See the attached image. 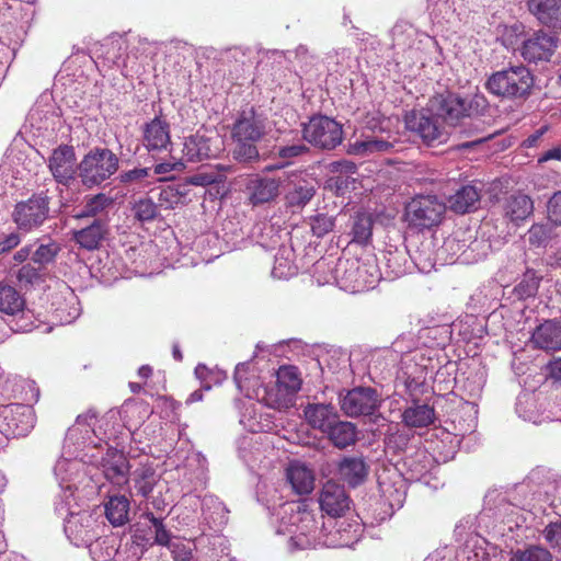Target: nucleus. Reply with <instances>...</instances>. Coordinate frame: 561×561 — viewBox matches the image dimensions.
Wrapping results in <instances>:
<instances>
[{"instance_id":"38","label":"nucleus","mask_w":561,"mask_h":561,"mask_svg":"<svg viewBox=\"0 0 561 561\" xmlns=\"http://www.w3.org/2000/svg\"><path fill=\"white\" fill-rule=\"evenodd\" d=\"M540 279L534 270H527L520 282L514 287V295L520 300L536 296Z\"/></svg>"},{"instance_id":"4","label":"nucleus","mask_w":561,"mask_h":561,"mask_svg":"<svg viewBox=\"0 0 561 561\" xmlns=\"http://www.w3.org/2000/svg\"><path fill=\"white\" fill-rule=\"evenodd\" d=\"M535 79L530 70L524 66H511L493 72L485 82L486 90L502 99H527L534 87Z\"/></svg>"},{"instance_id":"44","label":"nucleus","mask_w":561,"mask_h":561,"mask_svg":"<svg viewBox=\"0 0 561 561\" xmlns=\"http://www.w3.org/2000/svg\"><path fill=\"white\" fill-rule=\"evenodd\" d=\"M412 435L405 432L397 431L386 436L385 448L387 453L392 455L403 454L410 444Z\"/></svg>"},{"instance_id":"16","label":"nucleus","mask_w":561,"mask_h":561,"mask_svg":"<svg viewBox=\"0 0 561 561\" xmlns=\"http://www.w3.org/2000/svg\"><path fill=\"white\" fill-rule=\"evenodd\" d=\"M245 192L253 206L272 203L280 194V180L255 174L247 182Z\"/></svg>"},{"instance_id":"5","label":"nucleus","mask_w":561,"mask_h":561,"mask_svg":"<svg viewBox=\"0 0 561 561\" xmlns=\"http://www.w3.org/2000/svg\"><path fill=\"white\" fill-rule=\"evenodd\" d=\"M118 157L108 148L95 147L79 162V178L83 186H100L117 172Z\"/></svg>"},{"instance_id":"30","label":"nucleus","mask_w":561,"mask_h":561,"mask_svg":"<svg viewBox=\"0 0 561 561\" xmlns=\"http://www.w3.org/2000/svg\"><path fill=\"white\" fill-rule=\"evenodd\" d=\"M319 504L321 511L330 517H341L352 505L348 493H320Z\"/></svg>"},{"instance_id":"15","label":"nucleus","mask_w":561,"mask_h":561,"mask_svg":"<svg viewBox=\"0 0 561 561\" xmlns=\"http://www.w3.org/2000/svg\"><path fill=\"white\" fill-rule=\"evenodd\" d=\"M439 117L425 114L423 111H412L405 115V126L416 133L427 145L442 142L445 138L444 128L438 123Z\"/></svg>"},{"instance_id":"2","label":"nucleus","mask_w":561,"mask_h":561,"mask_svg":"<svg viewBox=\"0 0 561 561\" xmlns=\"http://www.w3.org/2000/svg\"><path fill=\"white\" fill-rule=\"evenodd\" d=\"M488 106L489 102L481 93L462 96L458 93L446 92L430 100V107L435 116L442 118L449 126L458 127L459 134L473 137L471 140L456 145V149L459 151L474 149L491 138V136H479L482 123L477 119L484 115Z\"/></svg>"},{"instance_id":"19","label":"nucleus","mask_w":561,"mask_h":561,"mask_svg":"<svg viewBox=\"0 0 561 561\" xmlns=\"http://www.w3.org/2000/svg\"><path fill=\"white\" fill-rule=\"evenodd\" d=\"M171 145L170 125L165 121L154 117L146 124L144 146L148 151L160 152L162 150H170Z\"/></svg>"},{"instance_id":"51","label":"nucleus","mask_w":561,"mask_h":561,"mask_svg":"<svg viewBox=\"0 0 561 561\" xmlns=\"http://www.w3.org/2000/svg\"><path fill=\"white\" fill-rule=\"evenodd\" d=\"M334 228V217L328 214H318L311 218V230L314 236L323 237Z\"/></svg>"},{"instance_id":"9","label":"nucleus","mask_w":561,"mask_h":561,"mask_svg":"<svg viewBox=\"0 0 561 561\" xmlns=\"http://www.w3.org/2000/svg\"><path fill=\"white\" fill-rule=\"evenodd\" d=\"M558 47V38L543 30L534 31L518 47L522 58L529 64L549 61Z\"/></svg>"},{"instance_id":"42","label":"nucleus","mask_w":561,"mask_h":561,"mask_svg":"<svg viewBox=\"0 0 561 561\" xmlns=\"http://www.w3.org/2000/svg\"><path fill=\"white\" fill-rule=\"evenodd\" d=\"M275 150L276 157L283 160L285 165L291 164L295 159L300 158L310 152L309 147L306 146L305 142L301 140L295 144H280L275 147Z\"/></svg>"},{"instance_id":"23","label":"nucleus","mask_w":561,"mask_h":561,"mask_svg":"<svg viewBox=\"0 0 561 561\" xmlns=\"http://www.w3.org/2000/svg\"><path fill=\"white\" fill-rule=\"evenodd\" d=\"M84 463L79 454L76 459L61 458L56 462L54 472L60 480L59 485L62 491H78L79 485L76 483V478Z\"/></svg>"},{"instance_id":"39","label":"nucleus","mask_w":561,"mask_h":561,"mask_svg":"<svg viewBox=\"0 0 561 561\" xmlns=\"http://www.w3.org/2000/svg\"><path fill=\"white\" fill-rule=\"evenodd\" d=\"M113 204V198L104 193L90 197L82 209L75 215L76 218L95 217Z\"/></svg>"},{"instance_id":"14","label":"nucleus","mask_w":561,"mask_h":561,"mask_svg":"<svg viewBox=\"0 0 561 561\" xmlns=\"http://www.w3.org/2000/svg\"><path fill=\"white\" fill-rule=\"evenodd\" d=\"M316 194V183L313 179L302 172H293L287 176V187L285 193L286 205L290 208H304Z\"/></svg>"},{"instance_id":"33","label":"nucleus","mask_w":561,"mask_h":561,"mask_svg":"<svg viewBox=\"0 0 561 561\" xmlns=\"http://www.w3.org/2000/svg\"><path fill=\"white\" fill-rule=\"evenodd\" d=\"M362 527L358 523H341L330 539L325 540L327 546L332 547H351L358 541Z\"/></svg>"},{"instance_id":"64","label":"nucleus","mask_w":561,"mask_h":561,"mask_svg":"<svg viewBox=\"0 0 561 561\" xmlns=\"http://www.w3.org/2000/svg\"><path fill=\"white\" fill-rule=\"evenodd\" d=\"M335 169H336V171L340 172V174L348 175V176L355 174L357 171L356 164L353 162H350V161H343V162L336 163Z\"/></svg>"},{"instance_id":"61","label":"nucleus","mask_w":561,"mask_h":561,"mask_svg":"<svg viewBox=\"0 0 561 561\" xmlns=\"http://www.w3.org/2000/svg\"><path fill=\"white\" fill-rule=\"evenodd\" d=\"M248 369L249 363H239L236 366L233 379L240 391L245 387V381L248 380L245 375L248 374Z\"/></svg>"},{"instance_id":"13","label":"nucleus","mask_w":561,"mask_h":561,"mask_svg":"<svg viewBox=\"0 0 561 561\" xmlns=\"http://www.w3.org/2000/svg\"><path fill=\"white\" fill-rule=\"evenodd\" d=\"M265 134L264 119L253 107L241 111L231 128L233 141H260Z\"/></svg>"},{"instance_id":"11","label":"nucleus","mask_w":561,"mask_h":561,"mask_svg":"<svg viewBox=\"0 0 561 561\" xmlns=\"http://www.w3.org/2000/svg\"><path fill=\"white\" fill-rule=\"evenodd\" d=\"M379 403L377 391L370 387L348 390L340 400L342 411L351 417L370 415L378 409Z\"/></svg>"},{"instance_id":"10","label":"nucleus","mask_w":561,"mask_h":561,"mask_svg":"<svg viewBox=\"0 0 561 561\" xmlns=\"http://www.w3.org/2000/svg\"><path fill=\"white\" fill-rule=\"evenodd\" d=\"M220 145V138L215 130L199 128L185 139L183 151L188 161L196 162L216 157Z\"/></svg>"},{"instance_id":"3","label":"nucleus","mask_w":561,"mask_h":561,"mask_svg":"<svg viewBox=\"0 0 561 561\" xmlns=\"http://www.w3.org/2000/svg\"><path fill=\"white\" fill-rule=\"evenodd\" d=\"M332 266V277L325 282L334 280L342 289L348 291H364L374 288L379 280L377 266L357 259H339L336 262L320 260L314 264L316 272Z\"/></svg>"},{"instance_id":"57","label":"nucleus","mask_w":561,"mask_h":561,"mask_svg":"<svg viewBox=\"0 0 561 561\" xmlns=\"http://www.w3.org/2000/svg\"><path fill=\"white\" fill-rule=\"evenodd\" d=\"M524 32V25L522 23H514L511 26L505 28V33L503 35L504 44L507 47L514 48L517 44V38Z\"/></svg>"},{"instance_id":"54","label":"nucleus","mask_w":561,"mask_h":561,"mask_svg":"<svg viewBox=\"0 0 561 561\" xmlns=\"http://www.w3.org/2000/svg\"><path fill=\"white\" fill-rule=\"evenodd\" d=\"M16 277L20 283L33 285L41 279V271L33 264L27 263L19 270Z\"/></svg>"},{"instance_id":"40","label":"nucleus","mask_w":561,"mask_h":561,"mask_svg":"<svg viewBox=\"0 0 561 561\" xmlns=\"http://www.w3.org/2000/svg\"><path fill=\"white\" fill-rule=\"evenodd\" d=\"M257 141H233L232 158L244 164H252L260 160Z\"/></svg>"},{"instance_id":"46","label":"nucleus","mask_w":561,"mask_h":561,"mask_svg":"<svg viewBox=\"0 0 561 561\" xmlns=\"http://www.w3.org/2000/svg\"><path fill=\"white\" fill-rule=\"evenodd\" d=\"M552 554L540 546H530L525 550H517L512 561H552Z\"/></svg>"},{"instance_id":"45","label":"nucleus","mask_w":561,"mask_h":561,"mask_svg":"<svg viewBox=\"0 0 561 561\" xmlns=\"http://www.w3.org/2000/svg\"><path fill=\"white\" fill-rule=\"evenodd\" d=\"M392 147V142L378 138H367L354 144L355 152L363 156L374 152H388Z\"/></svg>"},{"instance_id":"27","label":"nucleus","mask_w":561,"mask_h":561,"mask_svg":"<svg viewBox=\"0 0 561 561\" xmlns=\"http://www.w3.org/2000/svg\"><path fill=\"white\" fill-rule=\"evenodd\" d=\"M107 233V226L101 219H94L91 225L73 233V240L80 248L88 251L98 249Z\"/></svg>"},{"instance_id":"8","label":"nucleus","mask_w":561,"mask_h":561,"mask_svg":"<svg viewBox=\"0 0 561 561\" xmlns=\"http://www.w3.org/2000/svg\"><path fill=\"white\" fill-rule=\"evenodd\" d=\"M302 137L314 147L331 150L342 142V126L324 115L312 116L302 124Z\"/></svg>"},{"instance_id":"26","label":"nucleus","mask_w":561,"mask_h":561,"mask_svg":"<svg viewBox=\"0 0 561 561\" xmlns=\"http://www.w3.org/2000/svg\"><path fill=\"white\" fill-rule=\"evenodd\" d=\"M332 445L339 449H345L357 440V428L355 424L348 421L340 420L335 422L323 433Z\"/></svg>"},{"instance_id":"6","label":"nucleus","mask_w":561,"mask_h":561,"mask_svg":"<svg viewBox=\"0 0 561 561\" xmlns=\"http://www.w3.org/2000/svg\"><path fill=\"white\" fill-rule=\"evenodd\" d=\"M446 213V205L435 195H416L405 206L408 226L417 231L438 226Z\"/></svg>"},{"instance_id":"24","label":"nucleus","mask_w":561,"mask_h":561,"mask_svg":"<svg viewBox=\"0 0 561 561\" xmlns=\"http://www.w3.org/2000/svg\"><path fill=\"white\" fill-rule=\"evenodd\" d=\"M305 417L308 424L324 433L339 417L335 408L332 404H308L305 410Z\"/></svg>"},{"instance_id":"56","label":"nucleus","mask_w":561,"mask_h":561,"mask_svg":"<svg viewBox=\"0 0 561 561\" xmlns=\"http://www.w3.org/2000/svg\"><path fill=\"white\" fill-rule=\"evenodd\" d=\"M550 229L545 225H533L528 231L529 242L540 245L549 239Z\"/></svg>"},{"instance_id":"48","label":"nucleus","mask_w":561,"mask_h":561,"mask_svg":"<svg viewBox=\"0 0 561 561\" xmlns=\"http://www.w3.org/2000/svg\"><path fill=\"white\" fill-rule=\"evenodd\" d=\"M135 218L139 221H151L158 216V205L150 198H141L133 207Z\"/></svg>"},{"instance_id":"60","label":"nucleus","mask_w":561,"mask_h":561,"mask_svg":"<svg viewBox=\"0 0 561 561\" xmlns=\"http://www.w3.org/2000/svg\"><path fill=\"white\" fill-rule=\"evenodd\" d=\"M21 242L18 232H10L0 239V255L5 254L16 248Z\"/></svg>"},{"instance_id":"29","label":"nucleus","mask_w":561,"mask_h":561,"mask_svg":"<svg viewBox=\"0 0 561 561\" xmlns=\"http://www.w3.org/2000/svg\"><path fill=\"white\" fill-rule=\"evenodd\" d=\"M368 467L363 458L345 457L339 465L340 478L350 488L358 486L366 478Z\"/></svg>"},{"instance_id":"17","label":"nucleus","mask_w":561,"mask_h":561,"mask_svg":"<svg viewBox=\"0 0 561 561\" xmlns=\"http://www.w3.org/2000/svg\"><path fill=\"white\" fill-rule=\"evenodd\" d=\"M525 5L538 24L561 31V0H525Z\"/></svg>"},{"instance_id":"50","label":"nucleus","mask_w":561,"mask_h":561,"mask_svg":"<svg viewBox=\"0 0 561 561\" xmlns=\"http://www.w3.org/2000/svg\"><path fill=\"white\" fill-rule=\"evenodd\" d=\"M146 518L149 519V522L154 527V543L169 547L171 541V534L163 525L162 519L156 517L153 513H147Z\"/></svg>"},{"instance_id":"12","label":"nucleus","mask_w":561,"mask_h":561,"mask_svg":"<svg viewBox=\"0 0 561 561\" xmlns=\"http://www.w3.org/2000/svg\"><path fill=\"white\" fill-rule=\"evenodd\" d=\"M48 169L59 184L68 186L79 174L76 152L72 146L61 145L55 148L48 159Z\"/></svg>"},{"instance_id":"53","label":"nucleus","mask_w":561,"mask_h":561,"mask_svg":"<svg viewBox=\"0 0 561 561\" xmlns=\"http://www.w3.org/2000/svg\"><path fill=\"white\" fill-rule=\"evenodd\" d=\"M542 534L551 548L561 549V519L548 524Z\"/></svg>"},{"instance_id":"28","label":"nucleus","mask_w":561,"mask_h":561,"mask_svg":"<svg viewBox=\"0 0 561 561\" xmlns=\"http://www.w3.org/2000/svg\"><path fill=\"white\" fill-rule=\"evenodd\" d=\"M435 421V410L428 404L414 401L402 412V423L410 428L427 427Z\"/></svg>"},{"instance_id":"52","label":"nucleus","mask_w":561,"mask_h":561,"mask_svg":"<svg viewBox=\"0 0 561 561\" xmlns=\"http://www.w3.org/2000/svg\"><path fill=\"white\" fill-rule=\"evenodd\" d=\"M548 219L556 226H561V191L553 193L547 204Z\"/></svg>"},{"instance_id":"36","label":"nucleus","mask_w":561,"mask_h":561,"mask_svg":"<svg viewBox=\"0 0 561 561\" xmlns=\"http://www.w3.org/2000/svg\"><path fill=\"white\" fill-rule=\"evenodd\" d=\"M374 219L370 214L358 213L353 220L352 234L356 243H367L373 234Z\"/></svg>"},{"instance_id":"31","label":"nucleus","mask_w":561,"mask_h":561,"mask_svg":"<svg viewBox=\"0 0 561 561\" xmlns=\"http://www.w3.org/2000/svg\"><path fill=\"white\" fill-rule=\"evenodd\" d=\"M25 300L18 289L7 283L0 282V312L15 316L23 311Z\"/></svg>"},{"instance_id":"25","label":"nucleus","mask_w":561,"mask_h":561,"mask_svg":"<svg viewBox=\"0 0 561 561\" xmlns=\"http://www.w3.org/2000/svg\"><path fill=\"white\" fill-rule=\"evenodd\" d=\"M534 213V201L524 193H514L506 198L504 214L512 222L519 225Z\"/></svg>"},{"instance_id":"32","label":"nucleus","mask_w":561,"mask_h":561,"mask_svg":"<svg viewBox=\"0 0 561 561\" xmlns=\"http://www.w3.org/2000/svg\"><path fill=\"white\" fill-rule=\"evenodd\" d=\"M524 483L529 489L558 490L561 489V477L549 469L538 467L529 472Z\"/></svg>"},{"instance_id":"43","label":"nucleus","mask_w":561,"mask_h":561,"mask_svg":"<svg viewBox=\"0 0 561 561\" xmlns=\"http://www.w3.org/2000/svg\"><path fill=\"white\" fill-rule=\"evenodd\" d=\"M277 383L288 392H296L301 387L297 367L282 366L277 371Z\"/></svg>"},{"instance_id":"37","label":"nucleus","mask_w":561,"mask_h":561,"mask_svg":"<svg viewBox=\"0 0 561 561\" xmlns=\"http://www.w3.org/2000/svg\"><path fill=\"white\" fill-rule=\"evenodd\" d=\"M152 178L151 168L137 167L127 171H122L118 175L119 183L126 187H141L150 184Z\"/></svg>"},{"instance_id":"21","label":"nucleus","mask_w":561,"mask_h":561,"mask_svg":"<svg viewBox=\"0 0 561 561\" xmlns=\"http://www.w3.org/2000/svg\"><path fill=\"white\" fill-rule=\"evenodd\" d=\"M285 477L293 491H313L314 489V472L302 461H290L286 467Z\"/></svg>"},{"instance_id":"59","label":"nucleus","mask_w":561,"mask_h":561,"mask_svg":"<svg viewBox=\"0 0 561 561\" xmlns=\"http://www.w3.org/2000/svg\"><path fill=\"white\" fill-rule=\"evenodd\" d=\"M218 182V175L214 173H196L186 180L185 184H192L196 186H207Z\"/></svg>"},{"instance_id":"58","label":"nucleus","mask_w":561,"mask_h":561,"mask_svg":"<svg viewBox=\"0 0 561 561\" xmlns=\"http://www.w3.org/2000/svg\"><path fill=\"white\" fill-rule=\"evenodd\" d=\"M354 183V178L343 174H337L330 179V185L335 187L337 194H344Z\"/></svg>"},{"instance_id":"22","label":"nucleus","mask_w":561,"mask_h":561,"mask_svg":"<svg viewBox=\"0 0 561 561\" xmlns=\"http://www.w3.org/2000/svg\"><path fill=\"white\" fill-rule=\"evenodd\" d=\"M481 199V190L476 185H460L453 195L449 196V207L457 214L470 213L478 208Z\"/></svg>"},{"instance_id":"55","label":"nucleus","mask_w":561,"mask_h":561,"mask_svg":"<svg viewBox=\"0 0 561 561\" xmlns=\"http://www.w3.org/2000/svg\"><path fill=\"white\" fill-rule=\"evenodd\" d=\"M183 163L180 161H164L161 163H157L153 169H151L152 176L153 175H161L159 179L160 181H167L171 178L165 176L168 173L172 171H180L183 168Z\"/></svg>"},{"instance_id":"20","label":"nucleus","mask_w":561,"mask_h":561,"mask_svg":"<svg viewBox=\"0 0 561 561\" xmlns=\"http://www.w3.org/2000/svg\"><path fill=\"white\" fill-rule=\"evenodd\" d=\"M531 343L535 348L547 352L561 350V323L556 320H546L533 332Z\"/></svg>"},{"instance_id":"49","label":"nucleus","mask_w":561,"mask_h":561,"mask_svg":"<svg viewBox=\"0 0 561 561\" xmlns=\"http://www.w3.org/2000/svg\"><path fill=\"white\" fill-rule=\"evenodd\" d=\"M59 251V244L55 241H49L38 245L32 255V260L39 265H46L55 260Z\"/></svg>"},{"instance_id":"63","label":"nucleus","mask_w":561,"mask_h":561,"mask_svg":"<svg viewBox=\"0 0 561 561\" xmlns=\"http://www.w3.org/2000/svg\"><path fill=\"white\" fill-rule=\"evenodd\" d=\"M549 376L556 381H561V357L551 360L548 366Z\"/></svg>"},{"instance_id":"62","label":"nucleus","mask_w":561,"mask_h":561,"mask_svg":"<svg viewBox=\"0 0 561 561\" xmlns=\"http://www.w3.org/2000/svg\"><path fill=\"white\" fill-rule=\"evenodd\" d=\"M549 160H561V146L553 147L547 151H545L539 158L538 162L542 163Z\"/></svg>"},{"instance_id":"47","label":"nucleus","mask_w":561,"mask_h":561,"mask_svg":"<svg viewBox=\"0 0 561 561\" xmlns=\"http://www.w3.org/2000/svg\"><path fill=\"white\" fill-rule=\"evenodd\" d=\"M286 250L279 251L275 256L272 276L278 279L288 278L296 274L297 267L285 256Z\"/></svg>"},{"instance_id":"35","label":"nucleus","mask_w":561,"mask_h":561,"mask_svg":"<svg viewBox=\"0 0 561 561\" xmlns=\"http://www.w3.org/2000/svg\"><path fill=\"white\" fill-rule=\"evenodd\" d=\"M187 193V184L168 185L161 188L159 193V205L165 209H174L176 206L185 203Z\"/></svg>"},{"instance_id":"1","label":"nucleus","mask_w":561,"mask_h":561,"mask_svg":"<svg viewBox=\"0 0 561 561\" xmlns=\"http://www.w3.org/2000/svg\"><path fill=\"white\" fill-rule=\"evenodd\" d=\"M125 435L124 426L115 413H107L101 420H96V414L92 411L77 416L76 423L66 433L65 442L76 446L81 460L95 469V472L90 471L91 484L83 488L101 491L106 486L101 478L118 488L127 483V459L122 451L108 444L110 439Z\"/></svg>"},{"instance_id":"18","label":"nucleus","mask_w":561,"mask_h":561,"mask_svg":"<svg viewBox=\"0 0 561 561\" xmlns=\"http://www.w3.org/2000/svg\"><path fill=\"white\" fill-rule=\"evenodd\" d=\"M3 413L8 432L13 436H26L35 425V413L31 405L14 404Z\"/></svg>"},{"instance_id":"34","label":"nucleus","mask_w":561,"mask_h":561,"mask_svg":"<svg viewBox=\"0 0 561 561\" xmlns=\"http://www.w3.org/2000/svg\"><path fill=\"white\" fill-rule=\"evenodd\" d=\"M129 501L124 494H115L105 504V516L114 526H122L128 522Z\"/></svg>"},{"instance_id":"7","label":"nucleus","mask_w":561,"mask_h":561,"mask_svg":"<svg viewBox=\"0 0 561 561\" xmlns=\"http://www.w3.org/2000/svg\"><path fill=\"white\" fill-rule=\"evenodd\" d=\"M50 196L48 191L34 193L26 201L15 204L12 211V220L18 229L23 232H31L42 227L49 218Z\"/></svg>"},{"instance_id":"41","label":"nucleus","mask_w":561,"mask_h":561,"mask_svg":"<svg viewBox=\"0 0 561 561\" xmlns=\"http://www.w3.org/2000/svg\"><path fill=\"white\" fill-rule=\"evenodd\" d=\"M134 480L138 491H152L154 488L162 489L160 474L150 467L142 466L139 470L135 471Z\"/></svg>"}]
</instances>
